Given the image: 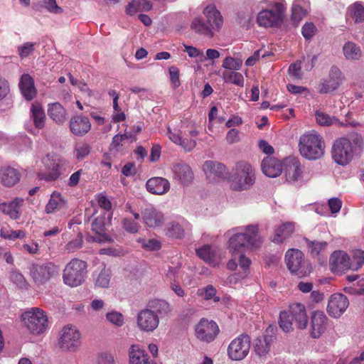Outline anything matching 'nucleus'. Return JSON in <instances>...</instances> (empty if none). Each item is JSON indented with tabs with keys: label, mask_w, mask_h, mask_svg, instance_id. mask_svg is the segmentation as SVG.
Here are the masks:
<instances>
[{
	"label": "nucleus",
	"mask_w": 364,
	"mask_h": 364,
	"mask_svg": "<svg viewBox=\"0 0 364 364\" xmlns=\"http://www.w3.org/2000/svg\"><path fill=\"white\" fill-rule=\"evenodd\" d=\"M263 241L256 225L241 226L233 230L228 242V249L232 257L238 256V264L245 276L249 273L252 261L242 252L257 250L261 247Z\"/></svg>",
	"instance_id": "obj_1"
},
{
	"label": "nucleus",
	"mask_w": 364,
	"mask_h": 364,
	"mask_svg": "<svg viewBox=\"0 0 364 364\" xmlns=\"http://www.w3.org/2000/svg\"><path fill=\"white\" fill-rule=\"evenodd\" d=\"M283 176L287 183L294 186H303L314 176L310 168H305L300 160L294 156L283 159Z\"/></svg>",
	"instance_id": "obj_2"
},
{
	"label": "nucleus",
	"mask_w": 364,
	"mask_h": 364,
	"mask_svg": "<svg viewBox=\"0 0 364 364\" xmlns=\"http://www.w3.org/2000/svg\"><path fill=\"white\" fill-rule=\"evenodd\" d=\"M255 170L245 161L236 163L230 176V188L236 191L249 190L255 183Z\"/></svg>",
	"instance_id": "obj_3"
},
{
	"label": "nucleus",
	"mask_w": 364,
	"mask_h": 364,
	"mask_svg": "<svg viewBox=\"0 0 364 364\" xmlns=\"http://www.w3.org/2000/svg\"><path fill=\"white\" fill-rule=\"evenodd\" d=\"M21 319L23 326L33 336H41L48 328V316L38 307H32L22 313Z\"/></svg>",
	"instance_id": "obj_4"
},
{
	"label": "nucleus",
	"mask_w": 364,
	"mask_h": 364,
	"mask_svg": "<svg viewBox=\"0 0 364 364\" xmlns=\"http://www.w3.org/2000/svg\"><path fill=\"white\" fill-rule=\"evenodd\" d=\"M301 155L309 160H316L324 154L325 145L322 137L316 132L301 136L299 143Z\"/></svg>",
	"instance_id": "obj_5"
},
{
	"label": "nucleus",
	"mask_w": 364,
	"mask_h": 364,
	"mask_svg": "<svg viewBox=\"0 0 364 364\" xmlns=\"http://www.w3.org/2000/svg\"><path fill=\"white\" fill-rule=\"evenodd\" d=\"M271 9L261 11L257 16V22L263 27H276L282 24L287 10L285 0H273Z\"/></svg>",
	"instance_id": "obj_6"
},
{
	"label": "nucleus",
	"mask_w": 364,
	"mask_h": 364,
	"mask_svg": "<svg viewBox=\"0 0 364 364\" xmlns=\"http://www.w3.org/2000/svg\"><path fill=\"white\" fill-rule=\"evenodd\" d=\"M58 345L62 351L77 352L82 346V334L78 328L71 324L63 326L59 333Z\"/></svg>",
	"instance_id": "obj_7"
},
{
	"label": "nucleus",
	"mask_w": 364,
	"mask_h": 364,
	"mask_svg": "<svg viewBox=\"0 0 364 364\" xmlns=\"http://www.w3.org/2000/svg\"><path fill=\"white\" fill-rule=\"evenodd\" d=\"M87 267L86 262L77 258L71 259L63 270L64 283L71 287L81 285L86 277Z\"/></svg>",
	"instance_id": "obj_8"
},
{
	"label": "nucleus",
	"mask_w": 364,
	"mask_h": 364,
	"mask_svg": "<svg viewBox=\"0 0 364 364\" xmlns=\"http://www.w3.org/2000/svg\"><path fill=\"white\" fill-rule=\"evenodd\" d=\"M284 261L291 274L304 277L311 272V264L305 259L303 252L298 249L288 250L285 254Z\"/></svg>",
	"instance_id": "obj_9"
},
{
	"label": "nucleus",
	"mask_w": 364,
	"mask_h": 364,
	"mask_svg": "<svg viewBox=\"0 0 364 364\" xmlns=\"http://www.w3.org/2000/svg\"><path fill=\"white\" fill-rule=\"evenodd\" d=\"M356 151L355 142L348 138H340L333 145L332 158L336 164L346 166L352 161Z\"/></svg>",
	"instance_id": "obj_10"
},
{
	"label": "nucleus",
	"mask_w": 364,
	"mask_h": 364,
	"mask_svg": "<svg viewBox=\"0 0 364 364\" xmlns=\"http://www.w3.org/2000/svg\"><path fill=\"white\" fill-rule=\"evenodd\" d=\"M251 341L247 334H241L235 338L228 347V355L234 361L242 360L248 355Z\"/></svg>",
	"instance_id": "obj_11"
},
{
	"label": "nucleus",
	"mask_w": 364,
	"mask_h": 364,
	"mask_svg": "<svg viewBox=\"0 0 364 364\" xmlns=\"http://www.w3.org/2000/svg\"><path fill=\"white\" fill-rule=\"evenodd\" d=\"M60 159L54 154H47L43 159L42 164L45 171L38 173V178L47 182L56 181L60 176Z\"/></svg>",
	"instance_id": "obj_12"
},
{
	"label": "nucleus",
	"mask_w": 364,
	"mask_h": 364,
	"mask_svg": "<svg viewBox=\"0 0 364 364\" xmlns=\"http://www.w3.org/2000/svg\"><path fill=\"white\" fill-rule=\"evenodd\" d=\"M30 273L35 283L43 284L58 273V268L50 262L34 264L31 268Z\"/></svg>",
	"instance_id": "obj_13"
},
{
	"label": "nucleus",
	"mask_w": 364,
	"mask_h": 364,
	"mask_svg": "<svg viewBox=\"0 0 364 364\" xmlns=\"http://www.w3.org/2000/svg\"><path fill=\"white\" fill-rule=\"evenodd\" d=\"M344 78V75L338 67H331L328 77L323 79L319 84V92L329 93L337 90L343 83Z\"/></svg>",
	"instance_id": "obj_14"
},
{
	"label": "nucleus",
	"mask_w": 364,
	"mask_h": 364,
	"mask_svg": "<svg viewBox=\"0 0 364 364\" xmlns=\"http://www.w3.org/2000/svg\"><path fill=\"white\" fill-rule=\"evenodd\" d=\"M138 328L144 332H151L157 328L159 324V318L153 310L144 309L141 310L136 316Z\"/></svg>",
	"instance_id": "obj_15"
},
{
	"label": "nucleus",
	"mask_w": 364,
	"mask_h": 364,
	"mask_svg": "<svg viewBox=\"0 0 364 364\" xmlns=\"http://www.w3.org/2000/svg\"><path fill=\"white\" fill-rule=\"evenodd\" d=\"M349 305L348 298L343 294H332L328 301L327 312L333 318H340Z\"/></svg>",
	"instance_id": "obj_16"
},
{
	"label": "nucleus",
	"mask_w": 364,
	"mask_h": 364,
	"mask_svg": "<svg viewBox=\"0 0 364 364\" xmlns=\"http://www.w3.org/2000/svg\"><path fill=\"white\" fill-rule=\"evenodd\" d=\"M195 331L198 339L210 342L217 336L219 328L215 321L202 318L196 325Z\"/></svg>",
	"instance_id": "obj_17"
},
{
	"label": "nucleus",
	"mask_w": 364,
	"mask_h": 364,
	"mask_svg": "<svg viewBox=\"0 0 364 364\" xmlns=\"http://www.w3.org/2000/svg\"><path fill=\"white\" fill-rule=\"evenodd\" d=\"M112 215L109 213H105L103 215L97 217L92 223V230L98 235L93 238V241L99 243L112 242V237L103 233L106 225L110 223Z\"/></svg>",
	"instance_id": "obj_18"
},
{
	"label": "nucleus",
	"mask_w": 364,
	"mask_h": 364,
	"mask_svg": "<svg viewBox=\"0 0 364 364\" xmlns=\"http://www.w3.org/2000/svg\"><path fill=\"white\" fill-rule=\"evenodd\" d=\"M196 252L200 259L212 267H218L225 257L221 250L207 245L196 249Z\"/></svg>",
	"instance_id": "obj_19"
},
{
	"label": "nucleus",
	"mask_w": 364,
	"mask_h": 364,
	"mask_svg": "<svg viewBox=\"0 0 364 364\" xmlns=\"http://www.w3.org/2000/svg\"><path fill=\"white\" fill-rule=\"evenodd\" d=\"M202 168L206 178L210 181L225 178L228 175L225 165L217 161H205Z\"/></svg>",
	"instance_id": "obj_20"
},
{
	"label": "nucleus",
	"mask_w": 364,
	"mask_h": 364,
	"mask_svg": "<svg viewBox=\"0 0 364 364\" xmlns=\"http://www.w3.org/2000/svg\"><path fill=\"white\" fill-rule=\"evenodd\" d=\"M283 159L272 156L264 157L261 164L262 173L269 178H276L283 173Z\"/></svg>",
	"instance_id": "obj_21"
},
{
	"label": "nucleus",
	"mask_w": 364,
	"mask_h": 364,
	"mask_svg": "<svg viewBox=\"0 0 364 364\" xmlns=\"http://www.w3.org/2000/svg\"><path fill=\"white\" fill-rule=\"evenodd\" d=\"M329 263L333 272H343L351 269L350 257L342 250L334 251L330 257Z\"/></svg>",
	"instance_id": "obj_22"
},
{
	"label": "nucleus",
	"mask_w": 364,
	"mask_h": 364,
	"mask_svg": "<svg viewBox=\"0 0 364 364\" xmlns=\"http://www.w3.org/2000/svg\"><path fill=\"white\" fill-rule=\"evenodd\" d=\"M203 14L205 16L207 23L214 36L215 33L218 32L223 25V16L220 12L213 4L208 5L203 10Z\"/></svg>",
	"instance_id": "obj_23"
},
{
	"label": "nucleus",
	"mask_w": 364,
	"mask_h": 364,
	"mask_svg": "<svg viewBox=\"0 0 364 364\" xmlns=\"http://www.w3.org/2000/svg\"><path fill=\"white\" fill-rule=\"evenodd\" d=\"M141 217L144 225L150 228L161 227L164 223V214L156 208L149 206L141 212Z\"/></svg>",
	"instance_id": "obj_24"
},
{
	"label": "nucleus",
	"mask_w": 364,
	"mask_h": 364,
	"mask_svg": "<svg viewBox=\"0 0 364 364\" xmlns=\"http://www.w3.org/2000/svg\"><path fill=\"white\" fill-rule=\"evenodd\" d=\"M24 205V199L16 197L9 202L0 203V211L12 220H18L21 215V208Z\"/></svg>",
	"instance_id": "obj_25"
},
{
	"label": "nucleus",
	"mask_w": 364,
	"mask_h": 364,
	"mask_svg": "<svg viewBox=\"0 0 364 364\" xmlns=\"http://www.w3.org/2000/svg\"><path fill=\"white\" fill-rule=\"evenodd\" d=\"M189 226V223L184 219L172 220L166 224L164 233L168 237L181 239L184 237L185 230Z\"/></svg>",
	"instance_id": "obj_26"
},
{
	"label": "nucleus",
	"mask_w": 364,
	"mask_h": 364,
	"mask_svg": "<svg viewBox=\"0 0 364 364\" xmlns=\"http://www.w3.org/2000/svg\"><path fill=\"white\" fill-rule=\"evenodd\" d=\"M70 132L75 136H83L91 129V123L87 117L75 115L69 122Z\"/></svg>",
	"instance_id": "obj_27"
},
{
	"label": "nucleus",
	"mask_w": 364,
	"mask_h": 364,
	"mask_svg": "<svg viewBox=\"0 0 364 364\" xmlns=\"http://www.w3.org/2000/svg\"><path fill=\"white\" fill-rule=\"evenodd\" d=\"M289 314L299 328L304 329L306 327L308 316L305 306L302 304L294 303L291 304Z\"/></svg>",
	"instance_id": "obj_28"
},
{
	"label": "nucleus",
	"mask_w": 364,
	"mask_h": 364,
	"mask_svg": "<svg viewBox=\"0 0 364 364\" xmlns=\"http://www.w3.org/2000/svg\"><path fill=\"white\" fill-rule=\"evenodd\" d=\"M146 188L151 194L164 195L170 190V183L164 178L153 177L146 181Z\"/></svg>",
	"instance_id": "obj_29"
},
{
	"label": "nucleus",
	"mask_w": 364,
	"mask_h": 364,
	"mask_svg": "<svg viewBox=\"0 0 364 364\" xmlns=\"http://www.w3.org/2000/svg\"><path fill=\"white\" fill-rule=\"evenodd\" d=\"M328 318L321 311H314L311 316V335L314 338H318L326 329Z\"/></svg>",
	"instance_id": "obj_30"
},
{
	"label": "nucleus",
	"mask_w": 364,
	"mask_h": 364,
	"mask_svg": "<svg viewBox=\"0 0 364 364\" xmlns=\"http://www.w3.org/2000/svg\"><path fill=\"white\" fill-rule=\"evenodd\" d=\"M295 230V224L292 222H286L275 227L272 241L277 244L284 242L291 236Z\"/></svg>",
	"instance_id": "obj_31"
},
{
	"label": "nucleus",
	"mask_w": 364,
	"mask_h": 364,
	"mask_svg": "<svg viewBox=\"0 0 364 364\" xmlns=\"http://www.w3.org/2000/svg\"><path fill=\"white\" fill-rule=\"evenodd\" d=\"M273 341V336L267 335L255 339L254 343V350L255 353L261 358H267Z\"/></svg>",
	"instance_id": "obj_32"
},
{
	"label": "nucleus",
	"mask_w": 364,
	"mask_h": 364,
	"mask_svg": "<svg viewBox=\"0 0 364 364\" xmlns=\"http://www.w3.org/2000/svg\"><path fill=\"white\" fill-rule=\"evenodd\" d=\"M167 136L173 143L181 146L186 151L193 150L196 146V141L195 140L183 139L179 130L172 129L168 127L167 129Z\"/></svg>",
	"instance_id": "obj_33"
},
{
	"label": "nucleus",
	"mask_w": 364,
	"mask_h": 364,
	"mask_svg": "<svg viewBox=\"0 0 364 364\" xmlns=\"http://www.w3.org/2000/svg\"><path fill=\"white\" fill-rule=\"evenodd\" d=\"M174 178L182 184H188L192 181L193 173L191 167L186 164H177L172 168Z\"/></svg>",
	"instance_id": "obj_34"
},
{
	"label": "nucleus",
	"mask_w": 364,
	"mask_h": 364,
	"mask_svg": "<svg viewBox=\"0 0 364 364\" xmlns=\"http://www.w3.org/2000/svg\"><path fill=\"white\" fill-rule=\"evenodd\" d=\"M47 112L50 119L57 124H63L67 120V111L59 102L48 104Z\"/></svg>",
	"instance_id": "obj_35"
},
{
	"label": "nucleus",
	"mask_w": 364,
	"mask_h": 364,
	"mask_svg": "<svg viewBox=\"0 0 364 364\" xmlns=\"http://www.w3.org/2000/svg\"><path fill=\"white\" fill-rule=\"evenodd\" d=\"M309 10V2L306 0H295L291 6V21L297 25L306 16Z\"/></svg>",
	"instance_id": "obj_36"
},
{
	"label": "nucleus",
	"mask_w": 364,
	"mask_h": 364,
	"mask_svg": "<svg viewBox=\"0 0 364 364\" xmlns=\"http://www.w3.org/2000/svg\"><path fill=\"white\" fill-rule=\"evenodd\" d=\"M19 87L23 96L28 100L33 99L36 95V90L34 81L28 74H23L21 76Z\"/></svg>",
	"instance_id": "obj_37"
},
{
	"label": "nucleus",
	"mask_w": 364,
	"mask_h": 364,
	"mask_svg": "<svg viewBox=\"0 0 364 364\" xmlns=\"http://www.w3.org/2000/svg\"><path fill=\"white\" fill-rule=\"evenodd\" d=\"M30 116L35 127L42 129L46 124V117L43 106L39 102H33L30 108Z\"/></svg>",
	"instance_id": "obj_38"
},
{
	"label": "nucleus",
	"mask_w": 364,
	"mask_h": 364,
	"mask_svg": "<svg viewBox=\"0 0 364 364\" xmlns=\"http://www.w3.org/2000/svg\"><path fill=\"white\" fill-rule=\"evenodd\" d=\"M19 171L12 167H3L0 171V181L4 186L11 187L20 181Z\"/></svg>",
	"instance_id": "obj_39"
},
{
	"label": "nucleus",
	"mask_w": 364,
	"mask_h": 364,
	"mask_svg": "<svg viewBox=\"0 0 364 364\" xmlns=\"http://www.w3.org/2000/svg\"><path fill=\"white\" fill-rule=\"evenodd\" d=\"M66 200L63 197L60 193L53 191L48 200V202L45 206V212L47 214L54 213L55 212L65 208Z\"/></svg>",
	"instance_id": "obj_40"
},
{
	"label": "nucleus",
	"mask_w": 364,
	"mask_h": 364,
	"mask_svg": "<svg viewBox=\"0 0 364 364\" xmlns=\"http://www.w3.org/2000/svg\"><path fill=\"white\" fill-rule=\"evenodd\" d=\"M129 364H150L149 355L138 345L131 346L129 350Z\"/></svg>",
	"instance_id": "obj_41"
},
{
	"label": "nucleus",
	"mask_w": 364,
	"mask_h": 364,
	"mask_svg": "<svg viewBox=\"0 0 364 364\" xmlns=\"http://www.w3.org/2000/svg\"><path fill=\"white\" fill-rule=\"evenodd\" d=\"M26 236L23 230H14L8 224H3L0 228V237L4 240L14 241L18 238L23 239Z\"/></svg>",
	"instance_id": "obj_42"
},
{
	"label": "nucleus",
	"mask_w": 364,
	"mask_h": 364,
	"mask_svg": "<svg viewBox=\"0 0 364 364\" xmlns=\"http://www.w3.org/2000/svg\"><path fill=\"white\" fill-rule=\"evenodd\" d=\"M148 306L149 309L159 316L168 315L171 311V306L169 304L162 299H154L149 302Z\"/></svg>",
	"instance_id": "obj_43"
},
{
	"label": "nucleus",
	"mask_w": 364,
	"mask_h": 364,
	"mask_svg": "<svg viewBox=\"0 0 364 364\" xmlns=\"http://www.w3.org/2000/svg\"><path fill=\"white\" fill-rule=\"evenodd\" d=\"M343 52L345 58L350 60H358L362 56L360 47L351 41H348L344 44Z\"/></svg>",
	"instance_id": "obj_44"
},
{
	"label": "nucleus",
	"mask_w": 364,
	"mask_h": 364,
	"mask_svg": "<svg viewBox=\"0 0 364 364\" xmlns=\"http://www.w3.org/2000/svg\"><path fill=\"white\" fill-rule=\"evenodd\" d=\"M191 28L196 33L211 38L213 36L207 21L205 22L200 17H196L191 23Z\"/></svg>",
	"instance_id": "obj_45"
},
{
	"label": "nucleus",
	"mask_w": 364,
	"mask_h": 364,
	"mask_svg": "<svg viewBox=\"0 0 364 364\" xmlns=\"http://www.w3.org/2000/svg\"><path fill=\"white\" fill-rule=\"evenodd\" d=\"M225 82L232 83L239 87H243L245 79L242 73L236 71H225L223 73Z\"/></svg>",
	"instance_id": "obj_46"
},
{
	"label": "nucleus",
	"mask_w": 364,
	"mask_h": 364,
	"mask_svg": "<svg viewBox=\"0 0 364 364\" xmlns=\"http://www.w3.org/2000/svg\"><path fill=\"white\" fill-rule=\"evenodd\" d=\"M348 13L355 23L364 21V6L360 2H355L350 6Z\"/></svg>",
	"instance_id": "obj_47"
},
{
	"label": "nucleus",
	"mask_w": 364,
	"mask_h": 364,
	"mask_svg": "<svg viewBox=\"0 0 364 364\" xmlns=\"http://www.w3.org/2000/svg\"><path fill=\"white\" fill-rule=\"evenodd\" d=\"M111 280V272L103 268L95 277V284L97 287L108 288Z\"/></svg>",
	"instance_id": "obj_48"
},
{
	"label": "nucleus",
	"mask_w": 364,
	"mask_h": 364,
	"mask_svg": "<svg viewBox=\"0 0 364 364\" xmlns=\"http://www.w3.org/2000/svg\"><path fill=\"white\" fill-rule=\"evenodd\" d=\"M315 117L317 123L321 126H331L339 123L337 118L322 111H316Z\"/></svg>",
	"instance_id": "obj_49"
},
{
	"label": "nucleus",
	"mask_w": 364,
	"mask_h": 364,
	"mask_svg": "<svg viewBox=\"0 0 364 364\" xmlns=\"http://www.w3.org/2000/svg\"><path fill=\"white\" fill-rule=\"evenodd\" d=\"M105 318L109 323L117 327H122L125 323L124 315L115 310L107 312Z\"/></svg>",
	"instance_id": "obj_50"
},
{
	"label": "nucleus",
	"mask_w": 364,
	"mask_h": 364,
	"mask_svg": "<svg viewBox=\"0 0 364 364\" xmlns=\"http://www.w3.org/2000/svg\"><path fill=\"white\" fill-rule=\"evenodd\" d=\"M137 242L141 244V247L146 251H157L161 247V242L156 238H139Z\"/></svg>",
	"instance_id": "obj_51"
},
{
	"label": "nucleus",
	"mask_w": 364,
	"mask_h": 364,
	"mask_svg": "<svg viewBox=\"0 0 364 364\" xmlns=\"http://www.w3.org/2000/svg\"><path fill=\"white\" fill-rule=\"evenodd\" d=\"M364 264V251L361 250H354L352 252V259L350 258L351 270L356 271Z\"/></svg>",
	"instance_id": "obj_52"
},
{
	"label": "nucleus",
	"mask_w": 364,
	"mask_h": 364,
	"mask_svg": "<svg viewBox=\"0 0 364 364\" xmlns=\"http://www.w3.org/2000/svg\"><path fill=\"white\" fill-rule=\"evenodd\" d=\"M293 318L287 311L280 313L279 324L284 332H290L293 330Z\"/></svg>",
	"instance_id": "obj_53"
},
{
	"label": "nucleus",
	"mask_w": 364,
	"mask_h": 364,
	"mask_svg": "<svg viewBox=\"0 0 364 364\" xmlns=\"http://www.w3.org/2000/svg\"><path fill=\"white\" fill-rule=\"evenodd\" d=\"M217 290L213 285H208L198 289V294L201 296L205 300L213 299L215 302L220 301V298L216 296Z\"/></svg>",
	"instance_id": "obj_54"
},
{
	"label": "nucleus",
	"mask_w": 364,
	"mask_h": 364,
	"mask_svg": "<svg viewBox=\"0 0 364 364\" xmlns=\"http://www.w3.org/2000/svg\"><path fill=\"white\" fill-rule=\"evenodd\" d=\"M242 60L240 58L226 57L223 62V68L228 71H236L240 69Z\"/></svg>",
	"instance_id": "obj_55"
},
{
	"label": "nucleus",
	"mask_w": 364,
	"mask_h": 364,
	"mask_svg": "<svg viewBox=\"0 0 364 364\" xmlns=\"http://www.w3.org/2000/svg\"><path fill=\"white\" fill-rule=\"evenodd\" d=\"M306 244L311 255L317 256L323 251L326 247V242L306 240Z\"/></svg>",
	"instance_id": "obj_56"
},
{
	"label": "nucleus",
	"mask_w": 364,
	"mask_h": 364,
	"mask_svg": "<svg viewBox=\"0 0 364 364\" xmlns=\"http://www.w3.org/2000/svg\"><path fill=\"white\" fill-rule=\"evenodd\" d=\"M40 5L47 11L53 14H60L63 11V9L58 6L56 0H43Z\"/></svg>",
	"instance_id": "obj_57"
},
{
	"label": "nucleus",
	"mask_w": 364,
	"mask_h": 364,
	"mask_svg": "<svg viewBox=\"0 0 364 364\" xmlns=\"http://www.w3.org/2000/svg\"><path fill=\"white\" fill-rule=\"evenodd\" d=\"M169 78L171 87L173 89L178 88L181 85L179 69L176 66L168 68Z\"/></svg>",
	"instance_id": "obj_58"
},
{
	"label": "nucleus",
	"mask_w": 364,
	"mask_h": 364,
	"mask_svg": "<svg viewBox=\"0 0 364 364\" xmlns=\"http://www.w3.org/2000/svg\"><path fill=\"white\" fill-rule=\"evenodd\" d=\"M101 255H107L112 257H121L124 255L125 252L124 249L119 245L114 247L102 248L100 250Z\"/></svg>",
	"instance_id": "obj_59"
},
{
	"label": "nucleus",
	"mask_w": 364,
	"mask_h": 364,
	"mask_svg": "<svg viewBox=\"0 0 364 364\" xmlns=\"http://www.w3.org/2000/svg\"><path fill=\"white\" fill-rule=\"evenodd\" d=\"M90 146L85 143H78L75 147L74 154L77 159L81 160L90 153Z\"/></svg>",
	"instance_id": "obj_60"
},
{
	"label": "nucleus",
	"mask_w": 364,
	"mask_h": 364,
	"mask_svg": "<svg viewBox=\"0 0 364 364\" xmlns=\"http://www.w3.org/2000/svg\"><path fill=\"white\" fill-rule=\"evenodd\" d=\"M11 281L19 289H24L27 287V282L24 277L18 272L13 271L10 273Z\"/></svg>",
	"instance_id": "obj_61"
},
{
	"label": "nucleus",
	"mask_w": 364,
	"mask_h": 364,
	"mask_svg": "<svg viewBox=\"0 0 364 364\" xmlns=\"http://www.w3.org/2000/svg\"><path fill=\"white\" fill-rule=\"evenodd\" d=\"M113 112L112 114V122L117 123L126 119V115L119 107L118 103H112Z\"/></svg>",
	"instance_id": "obj_62"
},
{
	"label": "nucleus",
	"mask_w": 364,
	"mask_h": 364,
	"mask_svg": "<svg viewBox=\"0 0 364 364\" xmlns=\"http://www.w3.org/2000/svg\"><path fill=\"white\" fill-rule=\"evenodd\" d=\"M82 245V235L79 234L77 237L70 241L65 247V251L68 253L74 252L81 248Z\"/></svg>",
	"instance_id": "obj_63"
},
{
	"label": "nucleus",
	"mask_w": 364,
	"mask_h": 364,
	"mask_svg": "<svg viewBox=\"0 0 364 364\" xmlns=\"http://www.w3.org/2000/svg\"><path fill=\"white\" fill-rule=\"evenodd\" d=\"M317 29L311 22H306L301 28V33L306 40L311 39L316 33Z\"/></svg>",
	"instance_id": "obj_64"
}]
</instances>
